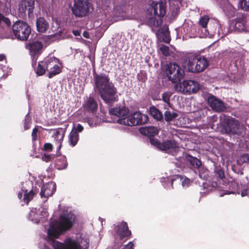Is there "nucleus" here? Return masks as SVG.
<instances>
[{
  "label": "nucleus",
  "mask_w": 249,
  "mask_h": 249,
  "mask_svg": "<svg viewBox=\"0 0 249 249\" xmlns=\"http://www.w3.org/2000/svg\"><path fill=\"white\" fill-rule=\"evenodd\" d=\"M240 24V22H236V24H235L236 28H238L237 26H238V25H239Z\"/></svg>",
  "instance_id": "nucleus-56"
},
{
  "label": "nucleus",
  "mask_w": 249,
  "mask_h": 249,
  "mask_svg": "<svg viewBox=\"0 0 249 249\" xmlns=\"http://www.w3.org/2000/svg\"><path fill=\"white\" fill-rule=\"evenodd\" d=\"M171 96V93L170 92L163 93L162 95L163 101L167 104H169L170 98Z\"/></svg>",
  "instance_id": "nucleus-36"
},
{
  "label": "nucleus",
  "mask_w": 249,
  "mask_h": 249,
  "mask_svg": "<svg viewBox=\"0 0 249 249\" xmlns=\"http://www.w3.org/2000/svg\"><path fill=\"white\" fill-rule=\"evenodd\" d=\"M159 50L161 52L162 54L165 56H167L170 55V51L169 50V48L163 44H161L159 45Z\"/></svg>",
  "instance_id": "nucleus-32"
},
{
  "label": "nucleus",
  "mask_w": 249,
  "mask_h": 249,
  "mask_svg": "<svg viewBox=\"0 0 249 249\" xmlns=\"http://www.w3.org/2000/svg\"><path fill=\"white\" fill-rule=\"evenodd\" d=\"M122 11L121 12V14L123 15V14L124 13V10H122Z\"/></svg>",
  "instance_id": "nucleus-57"
},
{
  "label": "nucleus",
  "mask_w": 249,
  "mask_h": 249,
  "mask_svg": "<svg viewBox=\"0 0 249 249\" xmlns=\"http://www.w3.org/2000/svg\"><path fill=\"white\" fill-rule=\"evenodd\" d=\"M238 161L239 163H249V154H245L241 155L239 159L238 160Z\"/></svg>",
  "instance_id": "nucleus-35"
},
{
  "label": "nucleus",
  "mask_w": 249,
  "mask_h": 249,
  "mask_svg": "<svg viewBox=\"0 0 249 249\" xmlns=\"http://www.w3.org/2000/svg\"><path fill=\"white\" fill-rule=\"evenodd\" d=\"M42 47L43 45L39 41L33 42L27 46V48L29 50L32 57L33 67L36 64L38 56L40 54Z\"/></svg>",
  "instance_id": "nucleus-10"
},
{
  "label": "nucleus",
  "mask_w": 249,
  "mask_h": 249,
  "mask_svg": "<svg viewBox=\"0 0 249 249\" xmlns=\"http://www.w3.org/2000/svg\"><path fill=\"white\" fill-rule=\"evenodd\" d=\"M164 73L169 80L178 83L184 76V70L176 63H169L166 66Z\"/></svg>",
  "instance_id": "nucleus-4"
},
{
  "label": "nucleus",
  "mask_w": 249,
  "mask_h": 249,
  "mask_svg": "<svg viewBox=\"0 0 249 249\" xmlns=\"http://www.w3.org/2000/svg\"><path fill=\"white\" fill-rule=\"evenodd\" d=\"M141 133L148 137L154 136L158 134L159 129L154 126H145L140 129Z\"/></svg>",
  "instance_id": "nucleus-22"
},
{
  "label": "nucleus",
  "mask_w": 249,
  "mask_h": 249,
  "mask_svg": "<svg viewBox=\"0 0 249 249\" xmlns=\"http://www.w3.org/2000/svg\"><path fill=\"white\" fill-rule=\"evenodd\" d=\"M120 9V7H116V14H117V13H118V14L121 13V12H120V11H119Z\"/></svg>",
  "instance_id": "nucleus-52"
},
{
  "label": "nucleus",
  "mask_w": 249,
  "mask_h": 249,
  "mask_svg": "<svg viewBox=\"0 0 249 249\" xmlns=\"http://www.w3.org/2000/svg\"><path fill=\"white\" fill-rule=\"evenodd\" d=\"M151 13L159 17H163L166 13L165 4L163 2L152 3L150 8Z\"/></svg>",
  "instance_id": "nucleus-14"
},
{
  "label": "nucleus",
  "mask_w": 249,
  "mask_h": 249,
  "mask_svg": "<svg viewBox=\"0 0 249 249\" xmlns=\"http://www.w3.org/2000/svg\"><path fill=\"white\" fill-rule=\"evenodd\" d=\"M34 0H21L18 6V10L20 13L25 14L26 10H28V14H31L33 12L34 8Z\"/></svg>",
  "instance_id": "nucleus-16"
},
{
  "label": "nucleus",
  "mask_w": 249,
  "mask_h": 249,
  "mask_svg": "<svg viewBox=\"0 0 249 249\" xmlns=\"http://www.w3.org/2000/svg\"><path fill=\"white\" fill-rule=\"evenodd\" d=\"M37 31L40 33H45L49 27L47 21L43 18H38L36 22Z\"/></svg>",
  "instance_id": "nucleus-23"
},
{
  "label": "nucleus",
  "mask_w": 249,
  "mask_h": 249,
  "mask_svg": "<svg viewBox=\"0 0 249 249\" xmlns=\"http://www.w3.org/2000/svg\"><path fill=\"white\" fill-rule=\"evenodd\" d=\"M115 230L121 239L130 236L131 232L128 230L127 223L122 222L120 224L116 225Z\"/></svg>",
  "instance_id": "nucleus-18"
},
{
  "label": "nucleus",
  "mask_w": 249,
  "mask_h": 249,
  "mask_svg": "<svg viewBox=\"0 0 249 249\" xmlns=\"http://www.w3.org/2000/svg\"><path fill=\"white\" fill-rule=\"evenodd\" d=\"M150 142L152 145L156 146L158 149L167 152L176 151L178 148L177 143L173 140L167 141L160 143L157 140L151 138Z\"/></svg>",
  "instance_id": "nucleus-9"
},
{
  "label": "nucleus",
  "mask_w": 249,
  "mask_h": 249,
  "mask_svg": "<svg viewBox=\"0 0 249 249\" xmlns=\"http://www.w3.org/2000/svg\"><path fill=\"white\" fill-rule=\"evenodd\" d=\"M208 103L213 110L217 112L222 111L225 109L224 103L213 95L209 97Z\"/></svg>",
  "instance_id": "nucleus-13"
},
{
  "label": "nucleus",
  "mask_w": 249,
  "mask_h": 249,
  "mask_svg": "<svg viewBox=\"0 0 249 249\" xmlns=\"http://www.w3.org/2000/svg\"><path fill=\"white\" fill-rule=\"evenodd\" d=\"M110 114L118 117V120L126 118L128 114V109L125 107H118L111 109L109 110Z\"/></svg>",
  "instance_id": "nucleus-19"
},
{
  "label": "nucleus",
  "mask_w": 249,
  "mask_h": 249,
  "mask_svg": "<svg viewBox=\"0 0 249 249\" xmlns=\"http://www.w3.org/2000/svg\"><path fill=\"white\" fill-rule=\"evenodd\" d=\"M6 59V57L4 54H0V61L5 60Z\"/></svg>",
  "instance_id": "nucleus-49"
},
{
  "label": "nucleus",
  "mask_w": 249,
  "mask_h": 249,
  "mask_svg": "<svg viewBox=\"0 0 249 249\" xmlns=\"http://www.w3.org/2000/svg\"><path fill=\"white\" fill-rule=\"evenodd\" d=\"M22 192L24 193V201L28 204L29 201L33 199L34 193L32 190L30 191L29 192H28L27 191L22 190Z\"/></svg>",
  "instance_id": "nucleus-30"
},
{
  "label": "nucleus",
  "mask_w": 249,
  "mask_h": 249,
  "mask_svg": "<svg viewBox=\"0 0 249 249\" xmlns=\"http://www.w3.org/2000/svg\"><path fill=\"white\" fill-rule=\"evenodd\" d=\"M13 33L16 37L20 40H26L31 34V28L25 22L18 20L14 23Z\"/></svg>",
  "instance_id": "nucleus-6"
},
{
  "label": "nucleus",
  "mask_w": 249,
  "mask_h": 249,
  "mask_svg": "<svg viewBox=\"0 0 249 249\" xmlns=\"http://www.w3.org/2000/svg\"><path fill=\"white\" fill-rule=\"evenodd\" d=\"M88 123L90 126H93V125H96V123H95L94 124H93V123L92 122L91 123L90 121L88 122Z\"/></svg>",
  "instance_id": "nucleus-53"
},
{
  "label": "nucleus",
  "mask_w": 249,
  "mask_h": 249,
  "mask_svg": "<svg viewBox=\"0 0 249 249\" xmlns=\"http://www.w3.org/2000/svg\"><path fill=\"white\" fill-rule=\"evenodd\" d=\"M4 18V17L1 14H0V23L2 22Z\"/></svg>",
  "instance_id": "nucleus-51"
},
{
  "label": "nucleus",
  "mask_w": 249,
  "mask_h": 249,
  "mask_svg": "<svg viewBox=\"0 0 249 249\" xmlns=\"http://www.w3.org/2000/svg\"><path fill=\"white\" fill-rule=\"evenodd\" d=\"M37 131H38V129L36 128H35L33 130L32 136H33V139L34 140H35L36 139V133H37Z\"/></svg>",
  "instance_id": "nucleus-43"
},
{
  "label": "nucleus",
  "mask_w": 249,
  "mask_h": 249,
  "mask_svg": "<svg viewBox=\"0 0 249 249\" xmlns=\"http://www.w3.org/2000/svg\"><path fill=\"white\" fill-rule=\"evenodd\" d=\"M134 244L133 242H130L126 245V249H132L134 247Z\"/></svg>",
  "instance_id": "nucleus-42"
},
{
  "label": "nucleus",
  "mask_w": 249,
  "mask_h": 249,
  "mask_svg": "<svg viewBox=\"0 0 249 249\" xmlns=\"http://www.w3.org/2000/svg\"><path fill=\"white\" fill-rule=\"evenodd\" d=\"M72 130H75L77 133V132H81L83 130V127L80 124H78Z\"/></svg>",
  "instance_id": "nucleus-39"
},
{
  "label": "nucleus",
  "mask_w": 249,
  "mask_h": 249,
  "mask_svg": "<svg viewBox=\"0 0 249 249\" xmlns=\"http://www.w3.org/2000/svg\"><path fill=\"white\" fill-rule=\"evenodd\" d=\"M178 117V114L174 111H166L164 112V119L166 122L172 121Z\"/></svg>",
  "instance_id": "nucleus-29"
},
{
  "label": "nucleus",
  "mask_w": 249,
  "mask_h": 249,
  "mask_svg": "<svg viewBox=\"0 0 249 249\" xmlns=\"http://www.w3.org/2000/svg\"><path fill=\"white\" fill-rule=\"evenodd\" d=\"M56 28H55V29H54V30H53V31H56Z\"/></svg>",
  "instance_id": "nucleus-58"
},
{
  "label": "nucleus",
  "mask_w": 249,
  "mask_h": 249,
  "mask_svg": "<svg viewBox=\"0 0 249 249\" xmlns=\"http://www.w3.org/2000/svg\"><path fill=\"white\" fill-rule=\"evenodd\" d=\"M190 183V179L187 178H185L182 182V185L183 186H187Z\"/></svg>",
  "instance_id": "nucleus-41"
},
{
  "label": "nucleus",
  "mask_w": 249,
  "mask_h": 249,
  "mask_svg": "<svg viewBox=\"0 0 249 249\" xmlns=\"http://www.w3.org/2000/svg\"><path fill=\"white\" fill-rule=\"evenodd\" d=\"M151 16H152V14ZM161 20L157 19L153 17H150L148 18V19L147 20V24L151 27L157 28L161 25Z\"/></svg>",
  "instance_id": "nucleus-28"
},
{
  "label": "nucleus",
  "mask_w": 249,
  "mask_h": 249,
  "mask_svg": "<svg viewBox=\"0 0 249 249\" xmlns=\"http://www.w3.org/2000/svg\"><path fill=\"white\" fill-rule=\"evenodd\" d=\"M58 60L54 57H51L47 59V68H50L48 73V77L50 78L60 72L61 67L58 65Z\"/></svg>",
  "instance_id": "nucleus-11"
},
{
  "label": "nucleus",
  "mask_w": 249,
  "mask_h": 249,
  "mask_svg": "<svg viewBox=\"0 0 249 249\" xmlns=\"http://www.w3.org/2000/svg\"><path fill=\"white\" fill-rule=\"evenodd\" d=\"M94 79L95 90L98 92L102 99L107 103L116 101L117 89L110 82L109 77L104 74H97Z\"/></svg>",
  "instance_id": "nucleus-2"
},
{
  "label": "nucleus",
  "mask_w": 249,
  "mask_h": 249,
  "mask_svg": "<svg viewBox=\"0 0 249 249\" xmlns=\"http://www.w3.org/2000/svg\"><path fill=\"white\" fill-rule=\"evenodd\" d=\"M240 127L238 121L233 119H228L226 121L225 129L227 133L239 134L240 132Z\"/></svg>",
  "instance_id": "nucleus-15"
},
{
  "label": "nucleus",
  "mask_w": 249,
  "mask_h": 249,
  "mask_svg": "<svg viewBox=\"0 0 249 249\" xmlns=\"http://www.w3.org/2000/svg\"><path fill=\"white\" fill-rule=\"evenodd\" d=\"M65 134V130L63 128H58L55 130H54L53 137L55 140L56 142H57L58 149H60L61 147V142L63 140L64 136Z\"/></svg>",
  "instance_id": "nucleus-20"
},
{
  "label": "nucleus",
  "mask_w": 249,
  "mask_h": 249,
  "mask_svg": "<svg viewBox=\"0 0 249 249\" xmlns=\"http://www.w3.org/2000/svg\"><path fill=\"white\" fill-rule=\"evenodd\" d=\"M83 106L86 110L93 112L97 109V104L94 99L90 97L85 101Z\"/></svg>",
  "instance_id": "nucleus-24"
},
{
  "label": "nucleus",
  "mask_w": 249,
  "mask_h": 249,
  "mask_svg": "<svg viewBox=\"0 0 249 249\" xmlns=\"http://www.w3.org/2000/svg\"><path fill=\"white\" fill-rule=\"evenodd\" d=\"M47 60L45 61H40L38 62L37 67L36 70V73L38 76H41L43 75L46 71L48 70L47 68Z\"/></svg>",
  "instance_id": "nucleus-25"
},
{
  "label": "nucleus",
  "mask_w": 249,
  "mask_h": 249,
  "mask_svg": "<svg viewBox=\"0 0 249 249\" xmlns=\"http://www.w3.org/2000/svg\"><path fill=\"white\" fill-rule=\"evenodd\" d=\"M55 191V184L53 182H50L42 187L40 195L42 198H47L52 196Z\"/></svg>",
  "instance_id": "nucleus-17"
},
{
  "label": "nucleus",
  "mask_w": 249,
  "mask_h": 249,
  "mask_svg": "<svg viewBox=\"0 0 249 249\" xmlns=\"http://www.w3.org/2000/svg\"><path fill=\"white\" fill-rule=\"evenodd\" d=\"M60 33H61V32L60 31H58V33H59V34Z\"/></svg>",
  "instance_id": "nucleus-59"
},
{
  "label": "nucleus",
  "mask_w": 249,
  "mask_h": 249,
  "mask_svg": "<svg viewBox=\"0 0 249 249\" xmlns=\"http://www.w3.org/2000/svg\"><path fill=\"white\" fill-rule=\"evenodd\" d=\"M78 139V133L75 130H72L69 136V142L70 144L72 146H75L77 144Z\"/></svg>",
  "instance_id": "nucleus-27"
},
{
  "label": "nucleus",
  "mask_w": 249,
  "mask_h": 249,
  "mask_svg": "<svg viewBox=\"0 0 249 249\" xmlns=\"http://www.w3.org/2000/svg\"><path fill=\"white\" fill-rule=\"evenodd\" d=\"M209 21V18L207 16H204L199 19V24L203 28L207 27L208 22Z\"/></svg>",
  "instance_id": "nucleus-34"
},
{
  "label": "nucleus",
  "mask_w": 249,
  "mask_h": 249,
  "mask_svg": "<svg viewBox=\"0 0 249 249\" xmlns=\"http://www.w3.org/2000/svg\"><path fill=\"white\" fill-rule=\"evenodd\" d=\"M175 90L179 93L191 94L196 93L199 89L198 83L194 80H185L176 83L174 87Z\"/></svg>",
  "instance_id": "nucleus-5"
},
{
  "label": "nucleus",
  "mask_w": 249,
  "mask_h": 249,
  "mask_svg": "<svg viewBox=\"0 0 249 249\" xmlns=\"http://www.w3.org/2000/svg\"><path fill=\"white\" fill-rule=\"evenodd\" d=\"M1 0H0V5L1 4Z\"/></svg>",
  "instance_id": "nucleus-60"
},
{
  "label": "nucleus",
  "mask_w": 249,
  "mask_h": 249,
  "mask_svg": "<svg viewBox=\"0 0 249 249\" xmlns=\"http://www.w3.org/2000/svg\"><path fill=\"white\" fill-rule=\"evenodd\" d=\"M75 220V215L71 213H67L61 215L59 221L53 222L50 224L48 230V238L53 244L54 249H85L89 248L84 247L87 244V241H79L72 238H67L64 242V244L55 242L53 239L57 238L62 232L71 228Z\"/></svg>",
  "instance_id": "nucleus-1"
},
{
  "label": "nucleus",
  "mask_w": 249,
  "mask_h": 249,
  "mask_svg": "<svg viewBox=\"0 0 249 249\" xmlns=\"http://www.w3.org/2000/svg\"><path fill=\"white\" fill-rule=\"evenodd\" d=\"M248 194V191L247 190H244L241 192V196L242 197L246 196Z\"/></svg>",
  "instance_id": "nucleus-47"
},
{
  "label": "nucleus",
  "mask_w": 249,
  "mask_h": 249,
  "mask_svg": "<svg viewBox=\"0 0 249 249\" xmlns=\"http://www.w3.org/2000/svg\"><path fill=\"white\" fill-rule=\"evenodd\" d=\"M238 6L245 11H249V0H240Z\"/></svg>",
  "instance_id": "nucleus-31"
},
{
  "label": "nucleus",
  "mask_w": 249,
  "mask_h": 249,
  "mask_svg": "<svg viewBox=\"0 0 249 249\" xmlns=\"http://www.w3.org/2000/svg\"><path fill=\"white\" fill-rule=\"evenodd\" d=\"M30 122V119L29 118V116L26 115V118L25 119V124H24V128L25 130H27L29 128L30 126L29 123Z\"/></svg>",
  "instance_id": "nucleus-38"
},
{
  "label": "nucleus",
  "mask_w": 249,
  "mask_h": 249,
  "mask_svg": "<svg viewBox=\"0 0 249 249\" xmlns=\"http://www.w3.org/2000/svg\"><path fill=\"white\" fill-rule=\"evenodd\" d=\"M47 216V212L44 208H34L29 213V218L34 223H38L43 218Z\"/></svg>",
  "instance_id": "nucleus-12"
},
{
  "label": "nucleus",
  "mask_w": 249,
  "mask_h": 249,
  "mask_svg": "<svg viewBox=\"0 0 249 249\" xmlns=\"http://www.w3.org/2000/svg\"><path fill=\"white\" fill-rule=\"evenodd\" d=\"M190 164L194 167L198 168L201 164L200 160L195 157H190L189 159Z\"/></svg>",
  "instance_id": "nucleus-33"
},
{
  "label": "nucleus",
  "mask_w": 249,
  "mask_h": 249,
  "mask_svg": "<svg viewBox=\"0 0 249 249\" xmlns=\"http://www.w3.org/2000/svg\"><path fill=\"white\" fill-rule=\"evenodd\" d=\"M217 173L218 174L219 177L220 178H223L224 177V172L222 171L219 170V171H218Z\"/></svg>",
  "instance_id": "nucleus-46"
},
{
  "label": "nucleus",
  "mask_w": 249,
  "mask_h": 249,
  "mask_svg": "<svg viewBox=\"0 0 249 249\" xmlns=\"http://www.w3.org/2000/svg\"><path fill=\"white\" fill-rule=\"evenodd\" d=\"M208 66V62L204 57L191 55L188 57L187 68L192 72H200Z\"/></svg>",
  "instance_id": "nucleus-3"
},
{
  "label": "nucleus",
  "mask_w": 249,
  "mask_h": 249,
  "mask_svg": "<svg viewBox=\"0 0 249 249\" xmlns=\"http://www.w3.org/2000/svg\"><path fill=\"white\" fill-rule=\"evenodd\" d=\"M148 117L138 111L132 114L126 118L117 120V122L125 125H137L145 124L147 122Z\"/></svg>",
  "instance_id": "nucleus-7"
},
{
  "label": "nucleus",
  "mask_w": 249,
  "mask_h": 249,
  "mask_svg": "<svg viewBox=\"0 0 249 249\" xmlns=\"http://www.w3.org/2000/svg\"><path fill=\"white\" fill-rule=\"evenodd\" d=\"M59 161H57V163H56V165L58 167V169H65L66 168V167L67 166V163L66 162V161H64V163H63V165L62 166H60L59 165Z\"/></svg>",
  "instance_id": "nucleus-40"
},
{
  "label": "nucleus",
  "mask_w": 249,
  "mask_h": 249,
  "mask_svg": "<svg viewBox=\"0 0 249 249\" xmlns=\"http://www.w3.org/2000/svg\"><path fill=\"white\" fill-rule=\"evenodd\" d=\"M156 35L159 38L165 43H168L171 40L169 32L166 29H159L157 32Z\"/></svg>",
  "instance_id": "nucleus-21"
},
{
  "label": "nucleus",
  "mask_w": 249,
  "mask_h": 249,
  "mask_svg": "<svg viewBox=\"0 0 249 249\" xmlns=\"http://www.w3.org/2000/svg\"><path fill=\"white\" fill-rule=\"evenodd\" d=\"M150 114L155 119L160 121L163 118L162 113L155 107L150 108Z\"/></svg>",
  "instance_id": "nucleus-26"
},
{
  "label": "nucleus",
  "mask_w": 249,
  "mask_h": 249,
  "mask_svg": "<svg viewBox=\"0 0 249 249\" xmlns=\"http://www.w3.org/2000/svg\"><path fill=\"white\" fill-rule=\"evenodd\" d=\"M50 156L49 155H46L45 154L42 157V159L45 161H48L50 160Z\"/></svg>",
  "instance_id": "nucleus-45"
},
{
  "label": "nucleus",
  "mask_w": 249,
  "mask_h": 249,
  "mask_svg": "<svg viewBox=\"0 0 249 249\" xmlns=\"http://www.w3.org/2000/svg\"><path fill=\"white\" fill-rule=\"evenodd\" d=\"M44 149L45 150L51 151L53 149V145L50 143H46L44 144Z\"/></svg>",
  "instance_id": "nucleus-37"
},
{
  "label": "nucleus",
  "mask_w": 249,
  "mask_h": 249,
  "mask_svg": "<svg viewBox=\"0 0 249 249\" xmlns=\"http://www.w3.org/2000/svg\"><path fill=\"white\" fill-rule=\"evenodd\" d=\"M54 24H55L56 26H57V25H58V24H57V22H56V21H55V22H53V26H54ZM56 28H58V27H56Z\"/></svg>",
  "instance_id": "nucleus-54"
},
{
  "label": "nucleus",
  "mask_w": 249,
  "mask_h": 249,
  "mask_svg": "<svg viewBox=\"0 0 249 249\" xmlns=\"http://www.w3.org/2000/svg\"><path fill=\"white\" fill-rule=\"evenodd\" d=\"M72 33L75 36L80 35V32L79 30H73Z\"/></svg>",
  "instance_id": "nucleus-48"
},
{
  "label": "nucleus",
  "mask_w": 249,
  "mask_h": 249,
  "mask_svg": "<svg viewBox=\"0 0 249 249\" xmlns=\"http://www.w3.org/2000/svg\"><path fill=\"white\" fill-rule=\"evenodd\" d=\"M2 22L4 23L7 26H9L11 24V22L10 20L5 17L3 18L2 20Z\"/></svg>",
  "instance_id": "nucleus-44"
},
{
  "label": "nucleus",
  "mask_w": 249,
  "mask_h": 249,
  "mask_svg": "<svg viewBox=\"0 0 249 249\" xmlns=\"http://www.w3.org/2000/svg\"><path fill=\"white\" fill-rule=\"evenodd\" d=\"M83 36L85 37V38H89V33L87 32H84L83 34Z\"/></svg>",
  "instance_id": "nucleus-50"
},
{
  "label": "nucleus",
  "mask_w": 249,
  "mask_h": 249,
  "mask_svg": "<svg viewBox=\"0 0 249 249\" xmlns=\"http://www.w3.org/2000/svg\"><path fill=\"white\" fill-rule=\"evenodd\" d=\"M91 4L88 0H75L71 9L73 15L77 17H84L88 15Z\"/></svg>",
  "instance_id": "nucleus-8"
},
{
  "label": "nucleus",
  "mask_w": 249,
  "mask_h": 249,
  "mask_svg": "<svg viewBox=\"0 0 249 249\" xmlns=\"http://www.w3.org/2000/svg\"><path fill=\"white\" fill-rule=\"evenodd\" d=\"M8 0H6V1H8Z\"/></svg>",
  "instance_id": "nucleus-61"
},
{
  "label": "nucleus",
  "mask_w": 249,
  "mask_h": 249,
  "mask_svg": "<svg viewBox=\"0 0 249 249\" xmlns=\"http://www.w3.org/2000/svg\"><path fill=\"white\" fill-rule=\"evenodd\" d=\"M21 197H22V193H19L18 194V197L19 198H21Z\"/></svg>",
  "instance_id": "nucleus-55"
}]
</instances>
